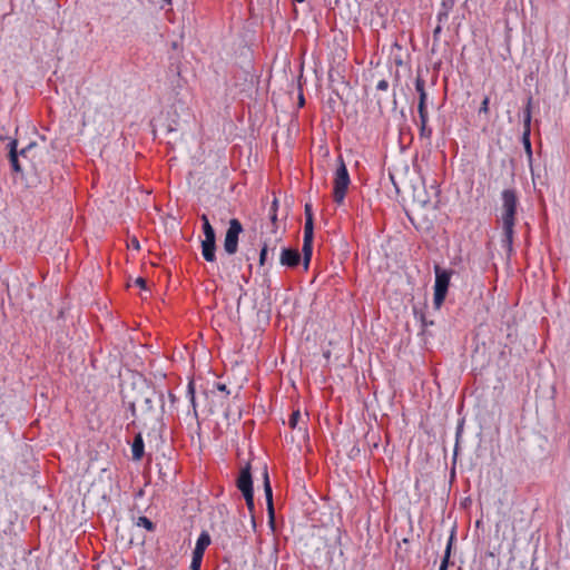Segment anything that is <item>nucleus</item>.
Here are the masks:
<instances>
[{"mask_svg": "<svg viewBox=\"0 0 570 570\" xmlns=\"http://www.w3.org/2000/svg\"><path fill=\"white\" fill-rule=\"evenodd\" d=\"M518 198L513 189H504L502 191V238L501 246L508 255L513 252V236L515 225Z\"/></svg>", "mask_w": 570, "mask_h": 570, "instance_id": "nucleus-1", "label": "nucleus"}, {"mask_svg": "<svg viewBox=\"0 0 570 570\" xmlns=\"http://www.w3.org/2000/svg\"><path fill=\"white\" fill-rule=\"evenodd\" d=\"M338 163L333 181V199L336 204L341 205L345 199L351 179L347 167L342 157L338 158Z\"/></svg>", "mask_w": 570, "mask_h": 570, "instance_id": "nucleus-2", "label": "nucleus"}, {"mask_svg": "<svg viewBox=\"0 0 570 570\" xmlns=\"http://www.w3.org/2000/svg\"><path fill=\"white\" fill-rule=\"evenodd\" d=\"M452 273V271L443 269L439 265L434 266L435 283L433 304L438 309L442 306L446 297Z\"/></svg>", "mask_w": 570, "mask_h": 570, "instance_id": "nucleus-3", "label": "nucleus"}, {"mask_svg": "<svg viewBox=\"0 0 570 570\" xmlns=\"http://www.w3.org/2000/svg\"><path fill=\"white\" fill-rule=\"evenodd\" d=\"M243 232L240 222L236 218L229 220V226L224 239V249L228 255H233L238 248V238Z\"/></svg>", "mask_w": 570, "mask_h": 570, "instance_id": "nucleus-4", "label": "nucleus"}, {"mask_svg": "<svg viewBox=\"0 0 570 570\" xmlns=\"http://www.w3.org/2000/svg\"><path fill=\"white\" fill-rule=\"evenodd\" d=\"M18 141L16 139L10 140L9 148V160L11 164V168L14 173H21L23 167L19 160V157L27 159L30 150L36 146L35 142L29 144L27 147L22 148L19 153L17 150Z\"/></svg>", "mask_w": 570, "mask_h": 570, "instance_id": "nucleus-5", "label": "nucleus"}, {"mask_svg": "<svg viewBox=\"0 0 570 570\" xmlns=\"http://www.w3.org/2000/svg\"><path fill=\"white\" fill-rule=\"evenodd\" d=\"M531 109H532V97L528 98L524 111H523V132H522V144L524 146L525 153L528 154L529 159H532V147L530 141L531 135Z\"/></svg>", "mask_w": 570, "mask_h": 570, "instance_id": "nucleus-6", "label": "nucleus"}, {"mask_svg": "<svg viewBox=\"0 0 570 570\" xmlns=\"http://www.w3.org/2000/svg\"><path fill=\"white\" fill-rule=\"evenodd\" d=\"M309 224L311 223L308 222L307 224L304 225V238H303V247H302L303 264H304L305 271L308 269V266H309V263L312 259V254H313L314 230H312Z\"/></svg>", "mask_w": 570, "mask_h": 570, "instance_id": "nucleus-7", "label": "nucleus"}, {"mask_svg": "<svg viewBox=\"0 0 570 570\" xmlns=\"http://www.w3.org/2000/svg\"><path fill=\"white\" fill-rule=\"evenodd\" d=\"M415 90L419 94L417 112L419 118H429L428 94L425 91V80L417 76L415 79Z\"/></svg>", "mask_w": 570, "mask_h": 570, "instance_id": "nucleus-8", "label": "nucleus"}, {"mask_svg": "<svg viewBox=\"0 0 570 570\" xmlns=\"http://www.w3.org/2000/svg\"><path fill=\"white\" fill-rule=\"evenodd\" d=\"M237 488L238 490L245 494L253 492V479L250 473V465L246 464L239 472V475L237 478Z\"/></svg>", "mask_w": 570, "mask_h": 570, "instance_id": "nucleus-9", "label": "nucleus"}, {"mask_svg": "<svg viewBox=\"0 0 570 570\" xmlns=\"http://www.w3.org/2000/svg\"><path fill=\"white\" fill-rule=\"evenodd\" d=\"M263 483H264V493L267 502L269 522H274V507H273V490L269 481V475L267 471V466H264L263 471Z\"/></svg>", "mask_w": 570, "mask_h": 570, "instance_id": "nucleus-10", "label": "nucleus"}, {"mask_svg": "<svg viewBox=\"0 0 570 570\" xmlns=\"http://www.w3.org/2000/svg\"><path fill=\"white\" fill-rule=\"evenodd\" d=\"M279 261L282 265L293 268L299 264L301 255L297 249L283 248Z\"/></svg>", "mask_w": 570, "mask_h": 570, "instance_id": "nucleus-11", "label": "nucleus"}, {"mask_svg": "<svg viewBox=\"0 0 570 570\" xmlns=\"http://www.w3.org/2000/svg\"><path fill=\"white\" fill-rule=\"evenodd\" d=\"M210 542H212V539H210V535L208 534V532L203 531L196 541V546H195L193 553L200 554V557L204 558V552H205L206 548L210 544Z\"/></svg>", "mask_w": 570, "mask_h": 570, "instance_id": "nucleus-12", "label": "nucleus"}, {"mask_svg": "<svg viewBox=\"0 0 570 570\" xmlns=\"http://www.w3.org/2000/svg\"><path fill=\"white\" fill-rule=\"evenodd\" d=\"M216 240H203L202 242V254L207 262H214L216 259Z\"/></svg>", "mask_w": 570, "mask_h": 570, "instance_id": "nucleus-13", "label": "nucleus"}, {"mask_svg": "<svg viewBox=\"0 0 570 570\" xmlns=\"http://www.w3.org/2000/svg\"><path fill=\"white\" fill-rule=\"evenodd\" d=\"M144 451H145L144 440H142L141 434L138 433L135 436L134 442L131 444L132 459L135 461L141 460V458L144 456Z\"/></svg>", "mask_w": 570, "mask_h": 570, "instance_id": "nucleus-14", "label": "nucleus"}, {"mask_svg": "<svg viewBox=\"0 0 570 570\" xmlns=\"http://www.w3.org/2000/svg\"><path fill=\"white\" fill-rule=\"evenodd\" d=\"M200 218L203 222V232L205 237L203 240H216L215 230L210 225L207 215L203 214Z\"/></svg>", "mask_w": 570, "mask_h": 570, "instance_id": "nucleus-15", "label": "nucleus"}, {"mask_svg": "<svg viewBox=\"0 0 570 570\" xmlns=\"http://www.w3.org/2000/svg\"><path fill=\"white\" fill-rule=\"evenodd\" d=\"M429 118H420L419 134L421 138L431 139L432 128L428 125Z\"/></svg>", "mask_w": 570, "mask_h": 570, "instance_id": "nucleus-16", "label": "nucleus"}, {"mask_svg": "<svg viewBox=\"0 0 570 570\" xmlns=\"http://www.w3.org/2000/svg\"><path fill=\"white\" fill-rule=\"evenodd\" d=\"M187 395L189 397L190 405L193 407V415L195 419H198L197 404L195 397V387L194 382H189L187 386Z\"/></svg>", "mask_w": 570, "mask_h": 570, "instance_id": "nucleus-17", "label": "nucleus"}, {"mask_svg": "<svg viewBox=\"0 0 570 570\" xmlns=\"http://www.w3.org/2000/svg\"><path fill=\"white\" fill-rule=\"evenodd\" d=\"M302 419V414H301V411L299 410H296V411H293V413L291 414L289 416V421H288V424L292 429H297L298 430H304L303 426H298V422L301 421Z\"/></svg>", "mask_w": 570, "mask_h": 570, "instance_id": "nucleus-18", "label": "nucleus"}, {"mask_svg": "<svg viewBox=\"0 0 570 570\" xmlns=\"http://www.w3.org/2000/svg\"><path fill=\"white\" fill-rule=\"evenodd\" d=\"M136 525L141 527V528L146 529L147 531L155 530V523L147 517H139L136 521Z\"/></svg>", "mask_w": 570, "mask_h": 570, "instance_id": "nucleus-19", "label": "nucleus"}, {"mask_svg": "<svg viewBox=\"0 0 570 570\" xmlns=\"http://www.w3.org/2000/svg\"><path fill=\"white\" fill-rule=\"evenodd\" d=\"M452 540H453V534L450 537V540H449V543H448V547L445 550V554L442 559L439 570H448Z\"/></svg>", "mask_w": 570, "mask_h": 570, "instance_id": "nucleus-20", "label": "nucleus"}, {"mask_svg": "<svg viewBox=\"0 0 570 570\" xmlns=\"http://www.w3.org/2000/svg\"><path fill=\"white\" fill-rule=\"evenodd\" d=\"M304 213H305V224H307L309 222L311 228H312V230H314L313 213H312L311 204L305 205Z\"/></svg>", "mask_w": 570, "mask_h": 570, "instance_id": "nucleus-21", "label": "nucleus"}, {"mask_svg": "<svg viewBox=\"0 0 570 570\" xmlns=\"http://www.w3.org/2000/svg\"><path fill=\"white\" fill-rule=\"evenodd\" d=\"M244 499H245V502H246V505L249 510L250 513L254 512V509H255V504H254V491L253 492H249V493H245L243 494Z\"/></svg>", "mask_w": 570, "mask_h": 570, "instance_id": "nucleus-22", "label": "nucleus"}, {"mask_svg": "<svg viewBox=\"0 0 570 570\" xmlns=\"http://www.w3.org/2000/svg\"><path fill=\"white\" fill-rule=\"evenodd\" d=\"M203 557L200 554L193 553L190 570H200Z\"/></svg>", "mask_w": 570, "mask_h": 570, "instance_id": "nucleus-23", "label": "nucleus"}, {"mask_svg": "<svg viewBox=\"0 0 570 570\" xmlns=\"http://www.w3.org/2000/svg\"><path fill=\"white\" fill-rule=\"evenodd\" d=\"M489 102H490L489 97H484V99L482 100L481 106L479 108V114L487 115L489 112Z\"/></svg>", "mask_w": 570, "mask_h": 570, "instance_id": "nucleus-24", "label": "nucleus"}, {"mask_svg": "<svg viewBox=\"0 0 570 570\" xmlns=\"http://www.w3.org/2000/svg\"><path fill=\"white\" fill-rule=\"evenodd\" d=\"M267 244H264L262 249H261V254H259V264L261 265H264L266 259H267Z\"/></svg>", "mask_w": 570, "mask_h": 570, "instance_id": "nucleus-25", "label": "nucleus"}, {"mask_svg": "<svg viewBox=\"0 0 570 570\" xmlns=\"http://www.w3.org/2000/svg\"><path fill=\"white\" fill-rule=\"evenodd\" d=\"M389 86H390L389 81L385 79H382L376 83V89L380 91H386L389 89Z\"/></svg>", "mask_w": 570, "mask_h": 570, "instance_id": "nucleus-26", "label": "nucleus"}, {"mask_svg": "<svg viewBox=\"0 0 570 570\" xmlns=\"http://www.w3.org/2000/svg\"><path fill=\"white\" fill-rule=\"evenodd\" d=\"M276 207H277V200H276V199H274L273 205H272V208H271V220H272V224H273V225L275 224L276 218H277V215H276Z\"/></svg>", "mask_w": 570, "mask_h": 570, "instance_id": "nucleus-27", "label": "nucleus"}, {"mask_svg": "<svg viewBox=\"0 0 570 570\" xmlns=\"http://www.w3.org/2000/svg\"><path fill=\"white\" fill-rule=\"evenodd\" d=\"M135 285H137L140 288H145L146 287V279L142 278V277H137L135 279Z\"/></svg>", "mask_w": 570, "mask_h": 570, "instance_id": "nucleus-28", "label": "nucleus"}, {"mask_svg": "<svg viewBox=\"0 0 570 570\" xmlns=\"http://www.w3.org/2000/svg\"><path fill=\"white\" fill-rule=\"evenodd\" d=\"M216 387H217V390H219L222 392L228 393L227 390H226V385L223 384V383H216Z\"/></svg>", "mask_w": 570, "mask_h": 570, "instance_id": "nucleus-29", "label": "nucleus"}, {"mask_svg": "<svg viewBox=\"0 0 570 570\" xmlns=\"http://www.w3.org/2000/svg\"><path fill=\"white\" fill-rule=\"evenodd\" d=\"M131 246H132L135 249H139V248H140V245H139V242L137 240V238H132V239H131Z\"/></svg>", "mask_w": 570, "mask_h": 570, "instance_id": "nucleus-30", "label": "nucleus"}, {"mask_svg": "<svg viewBox=\"0 0 570 570\" xmlns=\"http://www.w3.org/2000/svg\"><path fill=\"white\" fill-rule=\"evenodd\" d=\"M298 102H299L301 106L304 105V97H303V95L299 96Z\"/></svg>", "mask_w": 570, "mask_h": 570, "instance_id": "nucleus-31", "label": "nucleus"}, {"mask_svg": "<svg viewBox=\"0 0 570 570\" xmlns=\"http://www.w3.org/2000/svg\"><path fill=\"white\" fill-rule=\"evenodd\" d=\"M145 402L148 405V407H151V400L150 399H146Z\"/></svg>", "mask_w": 570, "mask_h": 570, "instance_id": "nucleus-32", "label": "nucleus"}, {"mask_svg": "<svg viewBox=\"0 0 570 570\" xmlns=\"http://www.w3.org/2000/svg\"><path fill=\"white\" fill-rule=\"evenodd\" d=\"M442 16H444L445 18L448 17L446 13L442 14V13H439V20L441 21L442 20Z\"/></svg>", "mask_w": 570, "mask_h": 570, "instance_id": "nucleus-33", "label": "nucleus"}, {"mask_svg": "<svg viewBox=\"0 0 570 570\" xmlns=\"http://www.w3.org/2000/svg\"><path fill=\"white\" fill-rule=\"evenodd\" d=\"M294 1L301 3V2H304L305 0H294Z\"/></svg>", "mask_w": 570, "mask_h": 570, "instance_id": "nucleus-34", "label": "nucleus"}, {"mask_svg": "<svg viewBox=\"0 0 570 570\" xmlns=\"http://www.w3.org/2000/svg\"><path fill=\"white\" fill-rule=\"evenodd\" d=\"M164 1H165L166 3H168V4H169V3H171V0H164Z\"/></svg>", "mask_w": 570, "mask_h": 570, "instance_id": "nucleus-35", "label": "nucleus"}]
</instances>
